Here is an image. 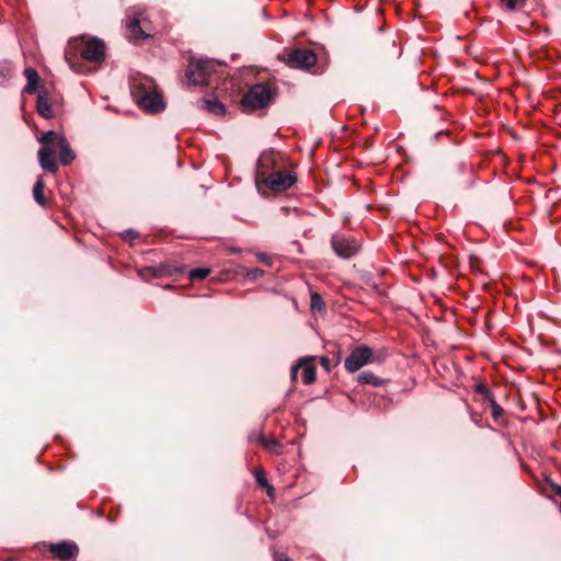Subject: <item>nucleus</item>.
Here are the masks:
<instances>
[{"label":"nucleus","mask_w":561,"mask_h":561,"mask_svg":"<svg viewBox=\"0 0 561 561\" xmlns=\"http://www.w3.org/2000/svg\"><path fill=\"white\" fill-rule=\"evenodd\" d=\"M39 142L42 145H53L59 148V161L62 165L70 164L76 159V153L70 148V145L66 137L61 134H58L54 130H48L44 133Z\"/></svg>","instance_id":"nucleus-3"},{"label":"nucleus","mask_w":561,"mask_h":561,"mask_svg":"<svg viewBox=\"0 0 561 561\" xmlns=\"http://www.w3.org/2000/svg\"><path fill=\"white\" fill-rule=\"evenodd\" d=\"M131 94L139 107L147 113L154 114L165 108V103L154 81L147 76L133 80Z\"/></svg>","instance_id":"nucleus-1"},{"label":"nucleus","mask_w":561,"mask_h":561,"mask_svg":"<svg viewBox=\"0 0 561 561\" xmlns=\"http://www.w3.org/2000/svg\"><path fill=\"white\" fill-rule=\"evenodd\" d=\"M373 362V348L367 345L355 347L345 358L344 367L348 373H356Z\"/></svg>","instance_id":"nucleus-6"},{"label":"nucleus","mask_w":561,"mask_h":561,"mask_svg":"<svg viewBox=\"0 0 561 561\" xmlns=\"http://www.w3.org/2000/svg\"><path fill=\"white\" fill-rule=\"evenodd\" d=\"M549 485L551 486L552 491L559 495L561 497V485H559L558 483L553 482L552 480L548 479L547 480Z\"/></svg>","instance_id":"nucleus-30"},{"label":"nucleus","mask_w":561,"mask_h":561,"mask_svg":"<svg viewBox=\"0 0 561 561\" xmlns=\"http://www.w3.org/2000/svg\"><path fill=\"white\" fill-rule=\"evenodd\" d=\"M312 310H321L324 307L322 297L318 293H312L310 297Z\"/></svg>","instance_id":"nucleus-23"},{"label":"nucleus","mask_w":561,"mask_h":561,"mask_svg":"<svg viewBox=\"0 0 561 561\" xmlns=\"http://www.w3.org/2000/svg\"><path fill=\"white\" fill-rule=\"evenodd\" d=\"M53 145H42L38 150V162L41 167L50 173H55L58 169L56 161L53 158Z\"/></svg>","instance_id":"nucleus-12"},{"label":"nucleus","mask_w":561,"mask_h":561,"mask_svg":"<svg viewBox=\"0 0 561 561\" xmlns=\"http://www.w3.org/2000/svg\"><path fill=\"white\" fill-rule=\"evenodd\" d=\"M49 552L60 561H76L79 554V547L73 541H59L49 545Z\"/></svg>","instance_id":"nucleus-10"},{"label":"nucleus","mask_w":561,"mask_h":561,"mask_svg":"<svg viewBox=\"0 0 561 561\" xmlns=\"http://www.w3.org/2000/svg\"><path fill=\"white\" fill-rule=\"evenodd\" d=\"M296 176L287 171H274L262 181L265 186L273 192H283L288 190L296 182Z\"/></svg>","instance_id":"nucleus-8"},{"label":"nucleus","mask_w":561,"mask_h":561,"mask_svg":"<svg viewBox=\"0 0 561 561\" xmlns=\"http://www.w3.org/2000/svg\"><path fill=\"white\" fill-rule=\"evenodd\" d=\"M491 401V412H492V416L494 419H499L503 415L504 413V410L497 404V402L495 401L494 399V396L489 399Z\"/></svg>","instance_id":"nucleus-25"},{"label":"nucleus","mask_w":561,"mask_h":561,"mask_svg":"<svg viewBox=\"0 0 561 561\" xmlns=\"http://www.w3.org/2000/svg\"><path fill=\"white\" fill-rule=\"evenodd\" d=\"M47 95L48 93L46 90H42L38 92L36 110L42 117L51 118L54 117V111L51 110L50 104L48 103Z\"/></svg>","instance_id":"nucleus-13"},{"label":"nucleus","mask_w":561,"mask_h":561,"mask_svg":"<svg viewBox=\"0 0 561 561\" xmlns=\"http://www.w3.org/2000/svg\"><path fill=\"white\" fill-rule=\"evenodd\" d=\"M317 55L309 48L293 49L287 57V65L297 69H309L317 62Z\"/></svg>","instance_id":"nucleus-7"},{"label":"nucleus","mask_w":561,"mask_h":561,"mask_svg":"<svg viewBox=\"0 0 561 561\" xmlns=\"http://www.w3.org/2000/svg\"><path fill=\"white\" fill-rule=\"evenodd\" d=\"M276 165V153L274 151L263 152L256 162V180L262 181L267 176V172Z\"/></svg>","instance_id":"nucleus-11"},{"label":"nucleus","mask_w":561,"mask_h":561,"mask_svg":"<svg viewBox=\"0 0 561 561\" xmlns=\"http://www.w3.org/2000/svg\"><path fill=\"white\" fill-rule=\"evenodd\" d=\"M79 45L82 59L94 62H102L105 59V46L99 38L82 36Z\"/></svg>","instance_id":"nucleus-5"},{"label":"nucleus","mask_w":561,"mask_h":561,"mask_svg":"<svg viewBox=\"0 0 561 561\" xmlns=\"http://www.w3.org/2000/svg\"><path fill=\"white\" fill-rule=\"evenodd\" d=\"M13 76V65L9 60L0 61V85L5 87Z\"/></svg>","instance_id":"nucleus-16"},{"label":"nucleus","mask_w":561,"mask_h":561,"mask_svg":"<svg viewBox=\"0 0 561 561\" xmlns=\"http://www.w3.org/2000/svg\"><path fill=\"white\" fill-rule=\"evenodd\" d=\"M203 103L204 107L215 115H222L226 112L225 105L218 100H204Z\"/></svg>","instance_id":"nucleus-20"},{"label":"nucleus","mask_w":561,"mask_h":561,"mask_svg":"<svg viewBox=\"0 0 561 561\" xmlns=\"http://www.w3.org/2000/svg\"><path fill=\"white\" fill-rule=\"evenodd\" d=\"M262 443H263V445L268 446L270 444H275V440H274V439L265 440V439L262 437Z\"/></svg>","instance_id":"nucleus-34"},{"label":"nucleus","mask_w":561,"mask_h":561,"mask_svg":"<svg viewBox=\"0 0 561 561\" xmlns=\"http://www.w3.org/2000/svg\"><path fill=\"white\" fill-rule=\"evenodd\" d=\"M256 257L262 263H264V264H266L268 266L272 265V259L266 253L260 252V253L256 254Z\"/></svg>","instance_id":"nucleus-28"},{"label":"nucleus","mask_w":561,"mask_h":561,"mask_svg":"<svg viewBox=\"0 0 561 561\" xmlns=\"http://www.w3.org/2000/svg\"><path fill=\"white\" fill-rule=\"evenodd\" d=\"M508 10H516L525 0H502Z\"/></svg>","instance_id":"nucleus-27"},{"label":"nucleus","mask_w":561,"mask_h":561,"mask_svg":"<svg viewBox=\"0 0 561 561\" xmlns=\"http://www.w3.org/2000/svg\"><path fill=\"white\" fill-rule=\"evenodd\" d=\"M44 181L42 176H38L33 187V197L35 202L42 206L46 205V198L44 196Z\"/></svg>","instance_id":"nucleus-18"},{"label":"nucleus","mask_w":561,"mask_h":561,"mask_svg":"<svg viewBox=\"0 0 561 561\" xmlns=\"http://www.w3.org/2000/svg\"><path fill=\"white\" fill-rule=\"evenodd\" d=\"M340 353H337V356H336V363L335 364H339L340 363Z\"/></svg>","instance_id":"nucleus-36"},{"label":"nucleus","mask_w":561,"mask_h":561,"mask_svg":"<svg viewBox=\"0 0 561 561\" xmlns=\"http://www.w3.org/2000/svg\"><path fill=\"white\" fill-rule=\"evenodd\" d=\"M138 236H139V233L137 231H135L134 229H128V230L124 231L123 239L126 240L127 237L137 238Z\"/></svg>","instance_id":"nucleus-31"},{"label":"nucleus","mask_w":561,"mask_h":561,"mask_svg":"<svg viewBox=\"0 0 561 561\" xmlns=\"http://www.w3.org/2000/svg\"><path fill=\"white\" fill-rule=\"evenodd\" d=\"M559 508H560V513H561V502H560V507Z\"/></svg>","instance_id":"nucleus-37"},{"label":"nucleus","mask_w":561,"mask_h":561,"mask_svg":"<svg viewBox=\"0 0 561 561\" xmlns=\"http://www.w3.org/2000/svg\"><path fill=\"white\" fill-rule=\"evenodd\" d=\"M299 369H300V363H299V364H297V365H294V366L291 367L290 376H291V379H293V380H296V379H297V373H298V370H299Z\"/></svg>","instance_id":"nucleus-32"},{"label":"nucleus","mask_w":561,"mask_h":561,"mask_svg":"<svg viewBox=\"0 0 561 561\" xmlns=\"http://www.w3.org/2000/svg\"><path fill=\"white\" fill-rule=\"evenodd\" d=\"M127 30L129 33L130 39H145L149 37V34H147L140 26V19L138 16H133L127 22Z\"/></svg>","instance_id":"nucleus-14"},{"label":"nucleus","mask_w":561,"mask_h":561,"mask_svg":"<svg viewBox=\"0 0 561 561\" xmlns=\"http://www.w3.org/2000/svg\"><path fill=\"white\" fill-rule=\"evenodd\" d=\"M210 274V270L207 267H197L193 268L190 272V278L192 280L195 279H205Z\"/></svg>","instance_id":"nucleus-22"},{"label":"nucleus","mask_w":561,"mask_h":561,"mask_svg":"<svg viewBox=\"0 0 561 561\" xmlns=\"http://www.w3.org/2000/svg\"><path fill=\"white\" fill-rule=\"evenodd\" d=\"M271 100V90L264 83H256L250 88L242 99V105L251 110L265 107Z\"/></svg>","instance_id":"nucleus-4"},{"label":"nucleus","mask_w":561,"mask_h":561,"mask_svg":"<svg viewBox=\"0 0 561 561\" xmlns=\"http://www.w3.org/2000/svg\"><path fill=\"white\" fill-rule=\"evenodd\" d=\"M320 365L323 367L324 370L330 371L331 369V360L330 358L322 356L320 358Z\"/></svg>","instance_id":"nucleus-29"},{"label":"nucleus","mask_w":561,"mask_h":561,"mask_svg":"<svg viewBox=\"0 0 561 561\" xmlns=\"http://www.w3.org/2000/svg\"><path fill=\"white\" fill-rule=\"evenodd\" d=\"M357 381L362 385H370L373 387H380L383 383L379 377L375 376L370 371H364L359 374L357 376Z\"/></svg>","instance_id":"nucleus-17"},{"label":"nucleus","mask_w":561,"mask_h":561,"mask_svg":"<svg viewBox=\"0 0 561 561\" xmlns=\"http://www.w3.org/2000/svg\"><path fill=\"white\" fill-rule=\"evenodd\" d=\"M214 67V60L191 58L186 69L188 82L193 85H208Z\"/></svg>","instance_id":"nucleus-2"},{"label":"nucleus","mask_w":561,"mask_h":561,"mask_svg":"<svg viewBox=\"0 0 561 561\" xmlns=\"http://www.w3.org/2000/svg\"><path fill=\"white\" fill-rule=\"evenodd\" d=\"M229 251H230L231 253H236V254L241 253V249H240V248H236V247H231V248H229Z\"/></svg>","instance_id":"nucleus-33"},{"label":"nucleus","mask_w":561,"mask_h":561,"mask_svg":"<svg viewBox=\"0 0 561 561\" xmlns=\"http://www.w3.org/2000/svg\"><path fill=\"white\" fill-rule=\"evenodd\" d=\"M263 275H264V271L259 267L248 268V270H245V274H244V276L250 280H256L260 277H262Z\"/></svg>","instance_id":"nucleus-24"},{"label":"nucleus","mask_w":561,"mask_h":561,"mask_svg":"<svg viewBox=\"0 0 561 561\" xmlns=\"http://www.w3.org/2000/svg\"><path fill=\"white\" fill-rule=\"evenodd\" d=\"M476 391H477L478 393L483 394L488 400H489V399H491V398L493 397V393H492V392L490 391V389H489L485 385H483V383H479V385H477V387H476Z\"/></svg>","instance_id":"nucleus-26"},{"label":"nucleus","mask_w":561,"mask_h":561,"mask_svg":"<svg viewBox=\"0 0 561 561\" xmlns=\"http://www.w3.org/2000/svg\"><path fill=\"white\" fill-rule=\"evenodd\" d=\"M70 67H71L75 71H77V72H80V71H81L80 69H77V68H76V65H73V64H70Z\"/></svg>","instance_id":"nucleus-35"},{"label":"nucleus","mask_w":561,"mask_h":561,"mask_svg":"<svg viewBox=\"0 0 561 561\" xmlns=\"http://www.w3.org/2000/svg\"><path fill=\"white\" fill-rule=\"evenodd\" d=\"M255 480H256V483L260 486L267 489L268 495H271L273 493L274 489L268 483V480H267V478L265 477V473L262 470L255 472Z\"/></svg>","instance_id":"nucleus-21"},{"label":"nucleus","mask_w":561,"mask_h":561,"mask_svg":"<svg viewBox=\"0 0 561 561\" xmlns=\"http://www.w3.org/2000/svg\"><path fill=\"white\" fill-rule=\"evenodd\" d=\"M24 75L27 80V83L24 88V92L28 94H34L37 91L39 84L38 73L34 68L28 67L25 68Z\"/></svg>","instance_id":"nucleus-15"},{"label":"nucleus","mask_w":561,"mask_h":561,"mask_svg":"<svg viewBox=\"0 0 561 561\" xmlns=\"http://www.w3.org/2000/svg\"><path fill=\"white\" fill-rule=\"evenodd\" d=\"M308 359H302L300 368L302 369V380L306 385H311L316 380V369L313 366L307 364Z\"/></svg>","instance_id":"nucleus-19"},{"label":"nucleus","mask_w":561,"mask_h":561,"mask_svg":"<svg viewBox=\"0 0 561 561\" xmlns=\"http://www.w3.org/2000/svg\"><path fill=\"white\" fill-rule=\"evenodd\" d=\"M331 245L335 254L342 259H350L358 251L356 240L342 234H333Z\"/></svg>","instance_id":"nucleus-9"}]
</instances>
